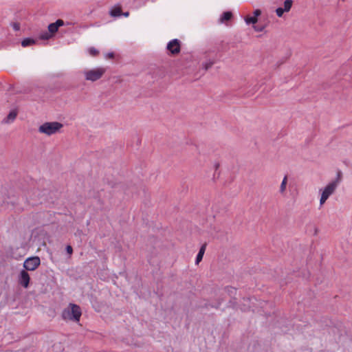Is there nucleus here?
Masks as SVG:
<instances>
[{
  "label": "nucleus",
  "mask_w": 352,
  "mask_h": 352,
  "mask_svg": "<svg viewBox=\"0 0 352 352\" xmlns=\"http://www.w3.org/2000/svg\"><path fill=\"white\" fill-rule=\"evenodd\" d=\"M293 1L292 0H285L284 2V8H283L285 12H288L292 6Z\"/></svg>",
  "instance_id": "nucleus-14"
},
{
  "label": "nucleus",
  "mask_w": 352,
  "mask_h": 352,
  "mask_svg": "<svg viewBox=\"0 0 352 352\" xmlns=\"http://www.w3.org/2000/svg\"><path fill=\"white\" fill-rule=\"evenodd\" d=\"M30 276L25 270H22L19 276V283L25 288L29 286Z\"/></svg>",
  "instance_id": "nucleus-8"
},
{
  "label": "nucleus",
  "mask_w": 352,
  "mask_h": 352,
  "mask_svg": "<svg viewBox=\"0 0 352 352\" xmlns=\"http://www.w3.org/2000/svg\"><path fill=\"white\" fill-rule=\"evenodd\" d=\"M65 25V22L62 19H58L54 23H50L47 27V31L50 32L49 34H54L58 32V28Z\"/></svg>",
  "instance_id": "nucleus-6"
},
{
  "label": "nucleus",
  "mask_w": 352,
  "mask_h": 352,
  "mask_svg": "<svg viewBox=\"0 0 352 352\" xmlns=\"http://www.w3.org/2000/svg\"><path fill=\"white\" fill-rule=\"evenodd\" d=\"M105 72L106 69L103 67H96L91 69H85L82 71V74L86 80L95 82L100 80Z\"/></svg>",
  "instance_id": "nucleus-4"
},
{
  "label": "nucleus",
  "mask_w": 352,
  "mask_h": 352,
  "mask_svg": "<svg viewBox=\"0 0 352 352\" xmlns=\"http://www.w3.org/2000/svg\"><path fill=\"white\" fill-rule=\"evenodd\" d=\"M206 244H204L201 247V248L197 255V257H196V261H195L196 264H198L202 260L205 250H206Z\"/></svg>",
  "instance_id": "nucleus-10"
},
{
  "label": "nucleus",
  "mask_w": 352,
  "mask_h": 352,
  "mask_svg": "<svg viewBox=\"0 0 352 352\" xmlns=\"http://www.w3.org/2000/svg\"><path fill=\"white\" fill-rule=\"evenodd\" d=\"M284 12H285V11L283 8H278L276 10V13L278 17L283 16Z\"/></svg>",
  "instance_id": "nucleus-19"
},
{
  "label": "nucleus",
  "mask_w": 352,
  "mask_h": 352,
  "mask_svg": "<svg viewBox=\"0 0 352 352\" xmlns=\"http://www.w3.org/2000/svg\"><path fill=\"white\" fill-rule=\"evenodd\" d=\"M232 17V13L230 12H224L221 17L220 18V21L221 23H223L226 21H228Z\"/></svg>",
  "instance_id": "nucleus-15"
},
{
  "label": "nucleus",
  "mask_w": 352,
  "mask_h": 352,
  "mask_svg": "<svg viewBox=\"0 0 352 352\" xmlns=\"http://www.w3.org/2000/svg\"><path fill=\"white\" fill-rule=\"evenodd\" d=\"M110 13L112 16H119L121 15V10L120 8H114Z\"/></svg>",
  "instance_id": "nucleus-17"
},
{
  "label": "nucleus",
  "mask_w": 352,
  "mask_h": 352,
  "mask_svg": "<svg viewBox=\"0 0 352 352\" xmlns=\"http://www.w3.org/2000/svg\"><path fill=\"white\" fill-rule=\"evenodd\" d=\"M214 63V61L212 60H208L205 63H202V67L204 68L205 70H208L209 68H210Z\"/></svg>",
  "instance_id": "nucleus-16"
},
{
  "label": "nucleus",
  "mask_w": 352,
  "mask_h": 352,
  "mask_svg": "<svg viewBox=\"0 0 352 352\" xmlns=\"http://www.w3.org/2000/svg\"><path fill=\"white\" fill-rule=\"evenodd\" d=\"M17 111L16 110L11 111L7 117L3 120L6 123L12 122L16 118Z\"/></svg>",
  "instance_id": "nucleus-9"
},
{
  "label": "nucleus",
  "mask_w": 352,
  "mask_h": 352,
  "mask_svg": "<svg viewBox=\"0 0 352 352\" xmlns=\"http://www.w3.org/2000/svg\"><path fill=\"white\" fill-rule=\"evenodd\" d=\"M49 33H50V32H48V31H45V32H41L40 36H39V38L41 39V40H49V39H50L54 36H52V34H50Z\"/></svg>",
  "instance_id": "nucleus-12"
},
{
  "label": "nucleus",
  "mask_w": 352,
  "mask_h": 352,
  "mask_svg": "<svg viewBox=\"0 0 352 352\" xmlns=\"http://www.w3.org/2000/svg\"><path fill=\"white\" fill-rule=\"evenodd\" d=\"M63 126V124L58 122H47L41 124L38 131L40 133L50 136L59 133Z\"/></svg>",
  "instance_id": "nucleus-3"
},
{
  "label": "nucleus",
  "mask_w": 352,
  "mask_h": 352,
  "mask_svg": "<svg viewBox=\"0 0 352 352\" xmlns=\"http://www.w3.org/2000/svg\"><path fill=\"white\" fill-rule=\"evenodd\" d=\"M34 43H35V41L34 39L30 38H25L21 42V45L24 47L30 46V45H33Z\"/></svg>",
  "instance_id": "nucleus-13"
},
{
  "label": "nucleus",
  "mask_w": 352,
  "mask_h": 352,
  "mask_svg": "<svg viewBox=\"0 0 352 352\" xmlns=\"http://www.w3.org/2000/svg\"><path fill=\"white\" fill-rule=\"evenodd\" d=\"M82 315L80 307L73 303H70L62 312V318L65 320L79 322Z\"/></svg>",
  "instance_id": "nucleus-2"
},
{
  "label": "nucleus",
  "mask_w": 352,
  "mask_h": 352,
  "mask_svg": "<svg viewBox=\"0 0 352 352\" xmlns=\"http://www.w3.org/2000/svg\"><path fill=\"white\" fill-rule=\"evenodd\" d=\"M342 179V172L338 170L336 173V177L329 182L324 188L320 189L321 196L320 199V205L322 206L329 197L332 195Z\"/></svg>",
  "instance_id": "nucleus-1"
},
{
  "label": "nucleus",
  "mask_w": 352,
  "mask_h": 352,
  "mask_svg": "<svg viewBox=\"0 0 352 352\" xmlns=\"http://www.w3.org/2000/svg\"><path fill=\"white\" fill-rule=\"evenodd\" d=\"M261 12L260 10L257 9L256 10H254V16H256L257 18V16H258L260 14H261Z\"/></svg>",
  "instance_id": "nucleus-23"
},
{
  "label": "nucleus",
  "mask_w": 352,
  "mask_h": 352,
  "mask_svg": "<svg viewBox=\"0 0 352 352\" xmlns=\"http://www.w3.org/2000/svg\"><path fill=\"white\" fill-rule=\"evenodd\" d=\"M113 56H114V54L112 52L107 54V56H106V57L109 58H113Z\"/></svg>",
  "instance_id": "nucleus-24"
},
{
  "label": "nucleus",
  "mask_w": 352,
  "mask_h": 352,
  "mask_svg": "<svg viewBox=\"0 0 352 352\" xmlns=\"http://www.w3.org/2000/svg\"><path fill=\"white\" fill-rule=\"evenodd\" d=\"M247 24L256 23L257 22V18L256 16H247L245 19Z\"/></svg>",
  "instance_id": "nucleus-18"
},
{
  "label": "nucleus",
  "mask_w": 352,
  "mask_h": 352,
  "mask_svg": "<svg viewBox=\"0 0 352 352\" xmlns=\"http://www.w3.org/2000/svg\"><path fill=\"white\" fill-rule=\"evenodd\" d=\"M167 50L173 54H178L180 52V45L178 39L170 41L167 45Z\"/></svg>",
  "instance_id": "nucleus-7"
},
{
  "label": "nucleus",
  "mask_w": 352,
  "mask_h": 352,
  "mask_svg": "<svg viewBox=\"0 0 352 352\" xmlns=\"http://www.w3.org/2000/svg\"><path fill=\"white\" fill-rule=\"evenodd\" d=\"M254 29L257 32H261L263 30V28H257L256 26L254 27Z\"/></svg>",
  "instance_id": "nucleus-25"
},
{
  "label": "nucleus",
  "mask_w": 352,
  "mask_h": 352,
  "mask_svg": "<svg viewBox=\"0 0 352 352\" xmlns=\"http://www.w3.org/2000/svg\"><path fill=\"white\" fill-rule=\"evenodd\" d=\"M11 25L15 31H19L20 30V24L19 23H12Z\"/></svg>",
  "instance_id": "nucleus-21"
},
{
  "label": "nucleus",
  "mask_w": 352,
  "mask_h": 352,
  "mask_svg": "<svg viewBox=\"0 0 352 352\" xmlns=\"http://www.w3.org/2000/svg\"><path fill=\"white\" fill-rule=\"evenodd\" d=\"M123 14H124V16H129V12H125V13H124Z\"/></svg>",
  "instance_id": "nucleus-26"
},
{
  "label": "nucleus",
  "mask_w": 352,
  "mask_h": 352,
  "mask_svg": "<svg viewBox=\"0 0 352 352\" xmlns=\"http://www.w3.org/2000/svg\"><path fill=\"white\" fill-rule=\"evenodd\" d=\"M66 251L70 255L72 254L73 252V249L72 248V246L70 245H67V248H66Z\"/></svg>",
  "instance_id": "nucleus-22"
},
{
  "label": "nucleus",
  "mask_w": 352,
  "mask_h": 352,
  "mask_svg": "<svg viewBox=\"0 0 352 352\" xmlns=\"http://www.w3.org/2000/svg\"><path fill=\"white\" fill-rule=\"evenodd\" d=\"M89 53L91 56H96L98 54V51L94 47H90L88 50Z\"/></svg>",
  "instance_id": "nucleus-20"
},
{
  "label": "nucleus",
  "mask_w": 352,
  "mask_h": 352,
  "mask_svg": "<svg viewBox=\"0 0 352 352\" xmlns=\"http://www.w3.org/2000/svg\"><path fill=\"white\" fill-rule=\"evenodd\" d=\"M287 184V177L285 176L281 184H280V186L279 191L281 195L285 194V190H286Z\"/></svg>",
  "instance_id": "nucleus-11"
},
{
  "label": "nucleus",
  "mask_w": 352,
  "mask_h": 352,
  "mask_svg": "<svg viewBox=\"0 0 352 352\" xmlns=\"http://www.w3.org/2000/svg\"><path fill=\"white\" fill-rule=\"evenodd\" d=\"M342 1H344L345 0H342Z\"/></svg>",
  "instance_id": "nucleus-27"
},
{
  "label": "nucleus",
  "mask_w": 352,
  "mask_h": 352,
  "mask_svg": "<svg viewBox=\"0 0 352 352\" xmlns=\"http://www.w3.org/2000/svg\"><path fill=\"white\" fill-rule=\"evenodd\" d=\"M41 260L38 256H32L28 258L23 263V267L26 270L34 271L40 265Z\"/></svg>",
  "instance_id": "nucleus-5"
}]
</instances>
